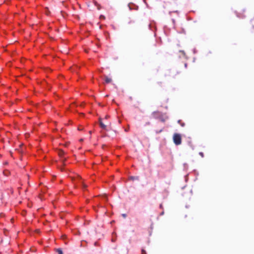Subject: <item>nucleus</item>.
<instances>
[{"label":"nucleus","instance_id":"12","mask_svg":"<svg viewBox=\"0 0 254 254\" xmlns=\"http://www.w3.org/2000/svg\"><path fill=\"white\" fill-rule=\"evenodd\" d=\"M133 177H131L129 178H128V180H133Z\"/></svg>","mask_w":254,"mask_h":254},{"label":"nucleus","instance_id":"14","mask_svg":"<svg viewBox=\"0 0 254 254\" xmlns=\"http://www.w3.org/2000/svg\"><path fill=\"white\" fill-rule=\"evenodd\" d=\"M128 7L129 8V9H131L130 5L129 4H128Z\"/></svg>","mask_w":254,"mask_h":254},{"label":"nucleus","instance_id":"2","mask_svg":"<svg viewBox=\"0 0 254 254\" xmlns=\"http://www.w3.org/2000/svg\"><path fill=\"white\" fill-rule=\"evenodd\" d=\"M173 141L176 145H179L182 143L181 135L179 133H174L173 135Z\"/></svg>","mask_w":254,"mask_h":254},{"label":"nucleus","instance_id":"16","mask_svg":"<svg viewBox=\"0 0 254 254\" xmlns=\"http://www.w3.org/2000/svg\"><path fill=\"white\" fill-rule=\"evenodd\" d=\"M60 169H61V171H62L64 170V168H62V167H61Z\"/></svg>","mask_w":254,"mask_h":254},{"label":"nucleus","instance_id":"13","mask_svg":"<svg viewBox=\"0 0 254 254\" xmlns=\"http://www.w3.org/2000/svg\"><path fill=\"white\" fill-rule=\"evenodd\" d=\"M180 52H182L183 53V55H185V53L184 52V51H180Z\"/></svg>","mask_w":254,"mask_h":254},{"label":"nucleus","instance_id":"20","mask_svg":"<svg viewBox=\"0 0 254 254\" xmlns=\"http://www.w3.org/2000/svg\"><path fill=\"white\" fill-rule=\"evenodd\" d=\"M89 133H90V134L91 133V131H89Z\"/></svg>","mask_w":254,"mask_h":254},{"label":"nucleus","instance_id":"8","mask_svg":"<svg viewBox=\"0 0 254 254\" xmlns=\"http://www.w3.org/2000/svg\"><path fill=\"white\" fill-rule=\"evenodd\" d=\"M141 252H142L141 254H146L145 251L144 250H142Z\"/></svg>","mask_w":254,"mask_h":254},{"label":"nucleus","instance_id":"11","mask_svg":"<svg viewBox=\"0 0 254 254\" xmlns=\"http://www.w3.org/2000/svg\"><path fill=\"white\" fill-rule=\"evenodd\" d=\"M80 179H81V178L79 176H77V178H76V179H77L78 180H80Z\"/></svg>","mask_w":254,"mask_h":254},{"label":"nucleus","instance_id":"9","mask_svg":"<svg viewBox=\"0 0 254 254\" xmlns=\"http://www.w3.org/2000/svg\"><path fill=\"white\" fill-rule=\"evenodd\" d=\"M100 19H105V17L104 16V15H101L100 16Z\"/></svg>","mask_w":254,"mask_h":254},{"label":"nucleus","instance_id":"19","mask_svg":"<svg viewBox=\"0 0 254 254\" xmlns=\"http://www.w3.org/2000/svg\"><path fill=\"white\" fill-rule=\"evenodd\" d=\"M82 140H83V139H81L80 140V141H82Z\"/></svg>","mask_w":254,"mask_h":254},{"label":"nucleus","instance_id":"5","mask_svg":"<svg viewBox=\"0 0 254 254\" xmlns=\"http://www.w3.org/2000/svg\"><path fill=\"white\" fill-rule=\"evenodd\" d=\"M57 252L58 253V254H63V251L61 249H57Z\"/></svg>","mask_w":254,"mask_h":254},{"label":"nucleus","instance_id":"15","mask_svg":"<svg viewBox=\"0 0 254 254\" xmlns=\"http://www.w3.org/2000/svg\"><path fill=\"white\" fill-rule=\"evenodd\" d=\"M107 116H106V117H105V119H104L103 120H104V121H106V120H107Z\"/></svg>","mask_w":254,"mask_h":254},{"label":"nucleus","instance_id":"17","mask_svg":"<svg viewBox=\"0 0 254 254\" xmlns=\"http://www.w3.org/2000/svg\"><path fill=\"white\" fill-rule=\"evenodd\" d=\"M83 187L84 188H86V187H87V186H86V185H84V184L83 185Z\"/></svg>","mask_w":254,"mask_h":254},{"label":"nucleus","instance_id":"6","mask_svg":"<svg viewBox=\"0 0 254 254\" xmlns=\"http://www.w3.org/2000/svg\"><path fill=\"white\" fill-rule=\"evenodd\" d=\"M178 122V123H179L181 125V126H182V127H184L185 126V123H181V120H179Z\"/></svg>","mask_w":254,"mask_h":254},{"label":"nucleus","instance_id":"3","mask_svg":"<svg viewBox=\"0 0 254 254\" xmlns=\"http://www.w3.org/2000/svg\"><path fill=\"white\" fill-rule=\"evenodd\" d=\"M104 77L105 78V81L106 83H110L112 82V79L111 78L108 77L107 75H104Z\"/></svg>","mask_w":254,"mask_h":254},{"label":"nucleus","instance_id":"10","mask_svg":"<svg viewBox=\"0 0 254 254\" xmlns=\"http://www.w3.org/2000/svg\"><path fill=\"white\" fill-rule=\"evenodd\" d=\"M122 216L124 218H126V214H122Z\"/></svg>","mask_w":254,"mask_h":254},{"label":"nucleus","instance_id":"7","mask_svg":"<svg viewBox=\"0 0 254 254\" xmlns=\"http://www.w3.org/2000/svg\"><path fill=\"white\" fill-rule=\"evenodd\" d=\"M199 154L202 157H204V154H203V153L202 152H199Z\"/></svg>","mask_w":254,"mask_h":254},{"label":"nucleus","instance_id":"18","mask_svg":"<svg viewBox=\"0 0 254 254\" xmlns=\"http://www.w3.org/2000/svg\"><path fill=\"white\" fill-rule=\"evenodd\" d=\"M104 197L105 199H106V197H107L106 195H104Z\"/></svg>","mask_w":254,"mask_h":254},{"label":"nucleus","instance_id":"1","mask_svg":"<svg viewBox=\"0 0 254 254\" xmlns=\"http://www.w3.org/2000/svg\"><path fill=\"white\" fill-rule=\"evenodd\" d=\"M99 124L100 127L105 130H109V128L111 126V123L109 122H108L106 121H104V120H102L101 118L99 119Z\"/></svg>","mask_w":254,"mask_h":254},{"label":"nucleus","instance_id":"4","mask_svg":"<svg viewBox=\"0 0 254 254\" xmlns=\"http://www.w3.org/2000/svg\"><path fill=\"white\" fill-rule=\"evenodd\" d=\"M64 152L63 150H59L58 151V154L61 157H62L64 155Z\"/></svg>","mask_w":254,"mask_h":254}]
</instances>
